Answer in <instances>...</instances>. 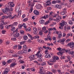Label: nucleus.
Returning a JSON list of instances; mask_svg holds the SVG:
<instances>
[{
  "mask_svg": "<svg viewBox=\"0 0 74 74\" xmlns=\"http://www.w3.org/2000/svg\"><path fill=\"white\" fill-rule=\"evenodd\" d=\"M68 46L70 47V48L74 49V42H70L68 44Z\"/></svg>",
  "mask_w": 74,
  "mask_h": 74,
  "instance_id": "f257e3e1",
  "label": "nucleus"
},
{
  "mask_svg": "<svg viewBox=\"0 0 74 74\" xmlns=\"http://www.w3.org/2000/svg\"><path fill=\"white\" fill-rule=\"evenodd\" d=\"M8 6L9 7H13L15 6V4L12 2H10L8 3Z\"/></svg>",
  "mask_w": 74,
  "mask_h": 74,
  "instance_id": "f03ea898",
  "label": "nucleus"
},
{
  "mask_svg": "<svg viewBox=\"0 0 74 74\" xmlns=\"http://www.w3.org/2000/svg\"><path fill=\"white\" fill-rule=\"evenodd\" d=\"M27 3L29 4L28 5V7H30V5L31 6H33V5L34 4V2H32L30 1H27Z\"/></svg>",
  "mask_w": 74,
  "mask_h": 74,
  "instance_id": "7ed1b4c3",
  "label": "nucleus"
},
{
  "mask_svg": "<svg viewBox=\"0 0 74 74\" xmlns=\"http://www.w3.org/2000/svg\"><path fill=\"white\" fill-rule=\"evenodd\" d=\"M42 32H44L45 34H47V33L48 32V30L46 31V27L45 26H44L42 27Z\"/></svg>",
  "mask_w": 74,
  "mask_h": 74,
  "instance_id": "20e7f679",
  "label": "nucleus"
},
{
  "mask_svg": "<svg viewBox=\"0 0 74 74\" xmlns=\"http://www.w3.org/2000/svg\"><path fill=\"white\" fill-rule=\"evenodd\" d=\"M4 23L3 21H1V22H0V27L1 29H3L4 27L3 26V25H4Z\"/></svg>",
  "mask_w": 74,
  "mask_h": 74,
  "instance_id": "39448f33",
  "label": "nucleus"
},
{
  "mask_svg": "<svg viewBox=\"0 0 74 74\" xmlns=\"http://www.w3.org/2000/svg\"><path fill=\"white\" fill-rule=\"evenodd\" d=\"M33 31L34 34H37V29L36 27H33Z\"/></svg>",
  "mask_w": 74,
  "mask_h": 74,
  "instance_id": "423d86ee",
  "label": "nucleus"
},
{
  "mask_svg": "<svg viewBox=\"0 0 74 74\" xmlns=\"http://www.w3.org/2000/svg\"><path fill=\"white\" fill-rule=\"evenodd\" d=\"M40 53V51H39L36 54V55H38V58H42V54H41Z\"/></svg>",
  "mask_w": 74,
  "mask_h": 74,
  "instance_id": "0eeeda50",
  "label": "nucleus"
},
{
  "mask_svg": "<svg viewBox=\"0 0 74 74\" xmlns=\"http://www.w3.org/2000/svg\"><path fill=\"white\" fill-rule=\"evenodd\" d=\"M35 57V56H34V55H31L29 57V59H30V61H32V60H34V59Z\"/></svg>",
  "mask_w": 74,
  "mask_h": 74,
  "instance_id": "6e6552de",
  "label": "nucleus"
},
{
  "mask_svg": "<svg viewBox=\"0 0 74 74\" xmlns=\"http://www.w3.org/2000/svg\"><path fill=\"white\" fill-rule=\"evenodd\" d=\"M45 41H48L49 40L50 41H51L52 39H51V38L50 37V36L48 35L47 37V38H45L44 39Z\"/></svg>",
  "mask_w": 74,
  "mask_h": 74,
  "instance_id": "1a4fd4ad",
  "label": "nucleus"
},
{
  "mask_svg": "<svg viewBox=\"0 0 74 74\" xmlns=\"http://www.w3.org/2000/svg\"><path fill=\"white\" fill-rule=\"evenodd\" d=\"M9 71H10V69L8 68H6L5 69L4 71V74H8V73L9 72Z\"/></svg>",
  "mask_w": 74,
  "mask_h": 74,
  "instance_id": "9d476101",
  "label": "nucleus"
},
{
  "mask_svg": "<svg viewBox=\"0 0 74 74\" xmlns=\"http://www.w3.org/2000/svg\"><path fill=\"white\" fill-rule=\"evenodd\" d=\"M61 1H60L57 0V1H52V4H55L56 3H60Z\"/></svg>",
  "mask_w": 74,
  "mask_h": 74,
  "instance_id": "9b49d317",
  "label": "nucleus"
},
{
  "mask_svg": "<svg viewBox=\"0 0 74 74\" xmlns=\"http://www.w3.org/2000/svg\"><path fill=\"white\" fill-rule=\"evenodd\" d=\"M55 7L56 8H57L58 9H61V8H62V6L61 5H55Z\"/></svg>",
  "mask_w": 74,
  "mask_h": 74,
  "instance_id": "f8f14e48",
  "label": "nucleus"
},
{
  "mask_svg": "<svg viewBox=\"0 0 74 74\" xmlns=\"http://www.w3.org/2000/svg\"><path fill=\"white\" fill-rule=\"evenodd\" d=\"M43 67H40V71H39V73L40 74H42V73H43V70L42 69Z\"/></svg>",
  "mask_w": 74,
  "mask_h": 74,
  "instance_id": "ddd939ff",
  "label": "nucleus"
},
{
  "mask_svg": "<svg viewBox=\"0 0 74 74\" xmlns=\"http://www.w3.org/2000/svg\"><path fill=\"white\" fill-rule=\"evenodd\" d=\"M46 4L47 5H51V2H50V1L49 0L47 1L46 3Z\"/></svg>",
  "mask_w": 74,
  "mask_h": 74,
  "instance_id": "4468645a",
  "label": "nucleus"
},
{
  "mask_svg": "<svg viewBox=\"0 0 74 74\" xmlns=\"http://www.w3.org/2000/svg\"><path fill=\"white\" fill-rule=\"evenodd\" d=\"M62 36V33L60 32L58 34V37L59 38H61Z\"/></svg>",
  "mask_w": 74,
  "mask_h": 74,
  "instance_id": "2eb2a0df",
  "label": "nucleus"
},
{
  "mask_svg": "<svg viewBox=\"0 0 74 74\" xmlns=\"http://www.w3.org/2000/svg\"><path fill=\"white\" fill-rule=\"evenodd\" d=\"M66 41V39L65 38H63L61 40L60 42H62L63 43H62V44H63L64 43V41Z\"/></svg>",
  "mask_w": 74,
  "mask_h": 74,
  "instance_id": "dca6fc26",
  "label": "nucleus"
},
{
  "mask_svg": "<svg viewBox=\"0 0 74 74\" xmlns=\"http://www.w3.org/2000/svg\"><path fill=\"white\" fill-rule=\"evenodd\" d=\"M51 70L53 73H55L56 72V71L55 69H54L53 68L51 69Z\"/></svg>",
  "mask_w": 74,
  "mask_h": 74,
  "instance_id": "f3484780",
  "label": "nucleus"
},
{
  "mask_svg": "<svg viewBox=\"0 0 74 74\" xmlns=\"http://www.w3.org/2000/svg\"><path fill=\"white\" fill-rule=\"evenodd\" d=\"M45 58H51V55L46 54L45 56Z\"/></svg>",
  "mask_w": 74,
  "mask_h": 74,
  "instance_id": "a211bd4d",
  "label": "nucleus"
},
{
  "mask_svg": "<svg viewBox=\"0 0 74 74\" xmlns=\"http://www.w3.org/2000/svg\"><path fill=\"white\" fill-rule=\"evenodd\" d=\"M45 23V21L42 19H40L39 21V23L41 24H43Z\"/></svg>",
  "mask_w": 74,
  "mask_h": 74,
  "instance_id": "6ab92c4d",
  "label": "nucleus"
},
{
  "mask_svg": "<svg viewBox=\"0 0 74 74\" xmlns=\"http://www.w3.org/2000/svg\"><path fill=\"white\" fill-rule=\"evenodd\" d=\"M19 34L18 33H16L14 34V36L15 37H19Z\"/></svg>",
  "mask_w": 74,
  "mask_h": 74,
  "instance_id": "aec40b11",
  "label": "nucleus"
},
{
  "mask_svg": "<svg viewBox=\"0 0 74 74\" xmlns=\"http://www.w3.org/2000/svg\"><path fill=\"white\" fill-rule=\"evenodd\" d=\"M34 13L36 15H39V12H38L37 10H34Z\"/></svg>",
  "mask_w": 74,
  "mask_h": 74,
  "instance_id": "412c9836",
  "label": "nucleus"
},
{
  "mask_svg": "<svg viewBox=\"0 0 74 74\" xmlns=\"http://www.w3.org/2000/svg\"><path fill=\"white\" fill-rule=\"evenodd\" d=\"M64 51H65L64 50L62 49L61 50V51H60V52L61 53V56H63V53L64 52Z\"/></svg>",
  "mask_w": 74,
  "mask_h": 74,
  "instance_id": "4be33fe9",
  "label": "nucleus"
},
{
  "mask_svg": "<svg viewBox=\"0 0 74 74\" xmlns=\"http://www.w3.org/2000/svg\"><path fill=\"white\" fill-rule=\"evenodd\" d=\"M27 35L29 37L31 38V39L32 40H33L34 39L33 37L32 36L30 35V34H27Z\"/></svg>",
  "mask_w": 74,
  "mask_h": 74,
  "instance_id": "5701e85b",
  "label": "nucleus"
},
{
  "mask_svg": "<svg viewBox=\"0 0 74 74\" xmlns=\"http://www.w3.org/2000/svg\"><path fill=\"white\" fill-rule=\"evenodd\" d=\"M48 16L47 15L42 16V19H46L47 18H48Z\"/></svg>",
  "mask_w": 74,
  "mask_h": 74,
  "instance_id": "b1692460",
  "label": "nucleus"
},
{
  "mask_svg": "<svg viewBox=\"0 0 74 74\" xmlns=\"http://www.w3.org/2000/svg\"><path fill=\"white\" fill-rule=\"evenodd\" d=\"M19 7L18 6L17 7H16V12H18L19 11Z\"/></svg>",
  "mask_w": 74,
  "mask_h": 74,
  "instance_id": "393cba45",
  "label": "nucleus"
},
{
  "mask_svg": "<svg viewBox=\"0 0 74 74\" xmlns=\"http://www.w3.org/2000/svg\"><path fill=\"white\" fill-rule=\"evenodd\" d=\"M56 61V60L54 58H53L52 59H50L49 60V62H55Z\"/></svg>",
  "mask_w": 74,
  "mask_h": 74,
  "instance_id": "a878e982",
  "label": "nucleus"
},
{
  "mask_svg": "<svg viewBox=\"0 0 74 74\" xmlns=\"http://www.w3.org/2000/svg\"><path fill=\"white\" fill-rule=\"evenodd\" d=\"M74 51H69V55H74Z\"/></svg>",
  "mask_w": 74,
  "mask_h": 74,
  "instance_id": "bb28decb",
  "label": "nucleus"
},
{
  "mask_svg": "<svg viewBox=\"0 0 74 74\" xmlns=\"http://www.w3.org/2000/svg\"><path fill=\"white\" fill-rule=\"evenodd\" d=\"M8 18H9V19H13V18H14V17L12 16L11 15H9L8 16Z\"/></svg>",
  "mask_w": 74,
  "mask_h": 74,
  "instance_id": "cd10ccee",
  "label": "nucleus"
},
{
  "mask_svg": "<svg viewBox=\"0 0 74 74\" xmlns=\"http://www.w3.org/2000/svg\"><path fill=\"white\" fill-rule=\"evenodd\" d=\"M62 23L64 24V25H66L67 23V22L64 21V20H62Z\"/></svg>",
  "mask_w": 74,
  "mask_h": 74,
  "instance_id": "c85d7f7f",
  "label": "nucleus"
},
{
  "mask_svg": "<svg viewBox=\"0 0 74 74\" xmlns=\"http://www.w3.org/2000/svg\"><path fill=\"white\" fill-rule=\"evenodd\" d=\"M18 29L16 28L15 30L13 32V33L14 34V33H18Z\"/></svg>",
  "mask_w": 74,
  "mask_h": 74,
  "instance_id": "c756f323",
  "label": "nucleus"
},
{
  "mask_svg": "<svg viewBox=\"0 0 74 74\" xmlns=\"http://www.w3.org/2000/svg\"><path fill=\"white\" fill-rule=\"evenodd\" d=\"M49 22H50V20H48V21H46L45 23V25H47Z\"/></svg>",
  "mask_w": 74,
  "mask_h": 74,
  "instance_id": "7c9ffc66",
  "label": "nucleus"
},
{
  "mask_svg": "<svg viewBox=\"0 0 74 74\" xmlns=\"http://www.w3.org/2000/svg\"><path fill=\"white\" fill-rule=\"evenodd\" d=\"M19 62H20V63H25V61L22 60H20L19 61Z\"/></svg>",
  "mask_w": 74,
  "mask_h": 74,
  "instance_id": "2f4dec72",
  "label": "nucleus"
},
{
  "mask_svg": "<svg viewBox=\"0 0 74 74\" xmlns=\"http://www.w3.org/2000/svg\"><path fill=\"white\" fill-rule=\"evenodd\" d=\"M18 53L19 54H22L24 53V52L23 51H18Z\"/></svg>",
  "mask_w": 74,
  "mask_h": 74,
  "instance_id": "473e14b6",
  "label": "nucleus"
},
{
  "mask_svg": "<svg viewBox=\"0 0 74 74\" xmlns=\"http://www.w3.org/2000/svg\"><path fill=\"white\" fill-rule=\"evenodd\" d=\"M17 25H18V22H15L12 24L13 26H17Z\"/></svg>",
  "mask_w": 74,
  "mask_h": 74,
  "instance_id": "72a5a7b5",
  "label": "nucleus"
},
{
  "mask_svg": "<svg viewBox=\"0 0 74 74\" xmlns=\"http://www.w3.org/2000/svg\"><path fill=\"white\" fill-rule=\"evenodd\" d=\"M23 50H24L25 51H26V50L27 49L26 48V45H24V46L23 47Z\"/></svg>",
  "mask_w": 74,
  "mask_h": 74,
  "instance_id": "f704fd0d",
  "label": "nucleus"
},
{
  "mask_svg": "<svg viewBox=\"0 0 74 74\" xmlns=\"http://www.w3.org/2000/svg\"><path fill=\"white\" fill-rule=\"evenodd\" d=\"M15 64H15V63H12L10 65V66L11 67H14V66Z\"/></svg>",
  "mask_w": 74,
  "mask_h": 74,
  "instance_id": "c9c22d12",
  "label": "nucleus"
},
{
  "mask_svg": "<svg viewBox=\"0 0 74 74\" xmlns=\"http://www.w3.org/2000/svg\"><path fill=\"white\" fill-rule=\"evenodd\" d=\"M66 58L67 59V60H68L69 61H70V59H71V58H70V56H67Z\"/></svg>",
  "mask_w": 74,
  "mask_h": 74,
  "instance_id": "e433bc0d",
  "label": "nucleus"
},
{
  "mask_svg": "<svg viewBox=\"0 0 74 74\" xmlns=\"http://www.w3.org/2000/svg\"><path fill=\"white\" fill-rule=\"evenodd\" d=\"M10 8H9V12L10 11H12L13 10V8H12V7H10Z\"/></svg>",
  "mask_w": 74,
  "mask_h": 74,
  "instance_id": "4c0bfd02",
  "label": "nucleus"
},
{
  "mask_svg": "<svg viewBox=\"0 0 74 74\" xmlns=\"http://www.w3.org/2000/svg\"><path fill=\"white\" fill-rule=\"evenodd\" d=\"M23 38L25 40H26L27 39V36H23Z\"/></svg>",
  "mask_w": 74,
  "mask_h": 74,
  "instance_id": "58836bf2",
  "label": "nucleus"
},
{
  "mask_svg": "<svg viewBox=\"0 0 74 74\" xmlns=\"http://www.w3.org/2000/svg\"><path fill=\"white\" fill-rule=\"evenodd\" d=\"M70 39H67L65 41V42L66 43H68V42H69V41H70Z\"/></svg>",
  "mask_w": 74,
  "mask_h": 74,
  "instance_id": "ea45409f",
  "label": "nucleus"
},
{
  "mask_svg": "<svg viewBox=\"0 0 74 74\" xmlns=\"http://www.w3.org/2000/svg\"><path fill=\"white\" fill-rule=\"evenodd\" d=\"M15 27H13L12 26L11 27V30L12 31H14V30H15Z\"/></svg>",
  "mask_w": 74,
  "mask_h": 74,
  "instance_id": "a19ab883",
  "label": "nucleus"
},
{
  "mask_svg": "<svg viewBox=\"0 0 74 74\" xmlns=\"http://www.w3.org/2000/svg\"><path fill=\"white\" fill-rule=\"evenodd\" d=\"M38 61L39 62V63H41L42 62V59H41L40 58H39L38 60Z\"/></svg>",
  "mask_w": 74,
  "mask_h": 74,
  "instance_id": "79ce46f5",
  "label": "nucleus"
},
{
  "mask_svg": "<svg viewBox=\"0 0 74 74\" xmlns=\"http://www.w3.org/2000/svg\"><path fill=\"white\" fill-rule=\"evenodd\" d=\"M21 11H19L18 13V15L17 16H21Z\"/></svg>",
  "mask_w": 74,
  "mask_h": 74,
  "instance_id": "37998d69",
  "label": "nucleus"
},
{
  "mask_svg": "<svg viewBox=\"0 0 74 74\" xmlns=\"http://www.w3.org/2000/svg\"><path fill=\"white\" fill-rule=\"evenodd\" d=\"M5 11H6V12L7 13V12H8V11L9 12V8H5Z\"/></svg>",
  "mask_w": 74,
  "mask_h": 74,
  "instance_id": "c03bdc74",
  "label": "nucleus"
},
{
  "mask_svg": "<svg viewBox=\"0 0 74 74\" xmlns=\"http://www.w3.org/2000/svg\"><path fill=\"white\" fill-rule=\"evenodd\" d=\"M17 47H18V46H17L16 45L13 47V49H16V48H17Z\"/></svg>",
  "mask_w": 74,
  "mask_h": 74,
  "instance_id": "a18cd8bd",
  "label": "nucleus"
},
{
  "mask_svg": "<svg viewBox=\"0 0 74 74\" xmlns=\"http://www.w3.org/2000/svg\"><path fill=\"white\" fill-rule=\"evenodd\" d=\"M28 21V19L27 18H26L23 20V22H26V21Z\"/></svg>",
  "mask_w": 74,
  "mask_h": 74,
  "instance_id": "49530a36",
  "label": "nucleus"
},
{
  "mask_svg": "<svg viewBox=\"0 0 74 74\" xmlns=\"http://www.w3.org/2000/svg\"><path fill=\"white\" fill-rule=\"evenodd\" d=\"M39 35H40V36H42V35L43 34L42 31H40L39 32Z\"/></svg>",
  "mask_w": 74,
  "mask_h": 74,
  "instance_id": "de8ad7c7",
  "label": "nucleus"
},
{
  "mask_svg": "<svg viewBox=\"0 0 74 74\" xmlns=\"http://www.w3.org/2000/svg\"><path fill=\"white\" fill-rule=\"evenodd\" d=\"M68 23L70 24V25H73V22L71 21H69Z\"/></svg>",
  "mask_w": 74,
  "mask_h": 74,
  "instance_id": "09e8293b",
  "label": "nucleus"
},
{
  "mask_svg": "<svg viewBox=\"0 0 74 74\" xmlns=\"http://www.w3.org/2000/svg\"><path fill=\"white\" fill-rule=\"evenodd\" d=\"M67 36L66 37V38H68L69 37V36H70V34H68L67 35Z\"/></svg>",
  "mask_w": 74,
  "mask_h": 74,
  "instance_id": "8fccbe9b",
  "label": "nucleus"
},
{
  "mask_svg": "<svg viewBox=\"0 0 74 74\" xmlns=\"http://www.w3.org/2000/svg\"><path fill=\"white\" fill-rule=\"evenodd\" d=\"M11 62H12V60L11 59H9L7 61V62L9 63H10Z\"/></svg>",
  "mask_w": 74,
  "mask_h": 74,
  "instance_id": "3c124183",
  "label": "nucleus"
},
{
  "mask_svg": "<svg viewBox=\"0 0 74 74\" xmlns=\"http://www.w3.org/2000/svg\"><path fill=\"white\" fill-rule=\"evenodd\" d=\"M18 49H21V48H22V46L19 45H18Z\"/></svg>",
  "mask_w": 74,
  "mask_h": 74,
  "instance_id": "603ef678",
  "label": "nucleus"
},
{
  "mask_svg": "<svg viewBox=\"0 0 74 74\" xmlns=\"http://www.w3.org/2000/svg\"><path fill=\"white\" fill-rule=\"evenodd\" d=\"M60 25L61 26H62L63 27V26H64L63 23H60Z\"/></svg>",
  "mask_w": 74,
  "mask_h": 74,
  "instance_id": "864d4df0",
  "label": "nucleus"
},
{
  "mask_svg": "<svg viewBox=\"0 0 74 74\" xmlns=\"http://www.w3.org/2000/svg\"><path fill=\"white\" fill-rule=\"evenodd\" d=\"M65 12H64L62 11V12H60V14L62 15H64L65 14Z\"/></svg>",
  "mask_w": 74,
  "mask_h": 74,
  "instance_id": "5fc2aeb1",
  "label": "nucleus"
},
{
  "mask_svg": "<svg viewBox=\"0 0 74 74\" xmlns=\"http://www.w3.org/2000/svg\"><path fill=\"white\" fill-rule=\"evenodd\" d=\"M2 64L3 65H5V64H6V62H5V61H3L2 62Z\"/></svg>",
  "mask_w": 74,
  "mask_h": 74,
  "instance_id": "6e6d98bb",
  "label": "nucleus"
},
{
  "mask_svg": "<svg viewBox=\"0 0 74 74\" xmlns=\"http://www.w3.org/2000/svg\"><path fill=\"white\" fill-rule=\"evenodd\" d=\"M22 27V25H18V28L19 29H21V28Z\"/></svg>",
  "mask_w": 74,
  "mask_h": 74,
  "instance_id": "4d7b16f0",
  "label": "nucleus"
},
{
  "mask_svg": "<svg viewBox=\"0 0 74 74\" xmlns=\"http://www.w3.org/2000/svg\"><path fill=\"white\" fill-rule=\"evenodd\" d=\"M31 70L32 71H35V69H34V68H32L31 69Z\"/></svg>",
  "mask_w": 74,
  "mask_h": 74,
  "instance_id": "13d9d810",
  "label": "nucleus"
},
{
  "mask_svg": "<svg viewBox=\"0 0 74 74\" xmlns=\"http://www.w3.org/2000/svg\"><path fill=\"white\" fill-rule=\"evenodd\" d=\"M2 12H4L5 14H7V12H6V11H5V10L2 9Z\"/></svg>",
  "mask_w": 74,
  "mask_h": 74,
  "instance_id": "bf43d9fd",
  "label": "nucleus"
},
{
  "mask_svg": "<svg viewBox=\"0 0 74 74\" xmlns=\"http://www.w3.org/2000/svg\"><path fill=\"white\" fill-rule=\"evenodd\" d=\"M25 41L21 42H20V45H22V44H24V43H25Z\"/></svg>",
  "mask_w": 74,
  "mask_h": 74,
  "instance_id": "052dcab7",
  "label": "nucleus"
},
{
  "mask_svg": "<svg viewBox=\"0 0 74 74\" xmlns=\"http://www.w3.org/2000/svg\"><path fill=\"white\" fill-rule=\"evenodd\" d=\"M51 9H52V8L51 7L48 8H47V10H48L49 11V12L51 11Z\"/></svg>",
  "mask_w": 74,
  "mask_h": 74,
  "instance_id": "680f3d73",
  "label": "nucleus"
},
{
  "mask_svg": "<svg viewBox=\"0 0 74 74\" xmlns=\"http://www.w3.org/2000/svg\"><path fill=\"white\" fill-rule=\"evenodd\" d=\"M56 58V60H59V57H58L56 56V57H55V56H54V58Z\"/></svg>",
  "mask_w": 74,
  "mask_h": 74,
  "instance_id": "e2e57ef3",
  "label": "nucleus"
},
{
  "mask_svg": "<svg viewBox=\"0 0 74 74\" xmlns=\"http://www.w3.org/2000/svg\"><path fill=\"white\" fill-rule=\"evenodd\" d=\"M11 40H12L13 41H16V38H13L11 39Z\"/></svg>",
  "mask_w": 74,
  "mask_h": 74,
  "instance_id": "0e129e2a",
  "label": "nucleus"
},
{
  "mask_svg": "<svg viewBox=\"0 0 74 74\" xmlns=\"http://www.w3.org/2000/svg\"><path fill=\"white\" fill-rule=\"evenodd\" d=\"M47 74H53V73L51 72L48 71L47 72Z\"/></svg>",
  "mask_w": 74,
  "mask_h": 74,
  "instance_id": "69168bd1",
  "label": "nucleus"
},
{
  "mask_svg": "<svg viewBox=\"0 0 74 74\" xmlns=\"http://www.w3.org/2000/svg\"><path fill=\"white\" fill-rule=\"evenodd\" d=\"M20 33L22 34H24V31H23V30H21L20 31Z\"/></svg>",
  "mask_w": 74,
  "mask_h": 74,
  "instance_id": "338daca9",
  "label": "nucleus"
},
{
  "mask_svg": "<svg viewBox=\"0 0 74 74\" xmlns=\"http://www.w3.org/2000/svg\"><path fill=\"white\" fill-rule=\"evenodd\" d=\"M63 12H64L65 13H66V9L64 8L63 10Z\"/></svg>",
  "mask_w": 74,
  "mask_h": 74,
  "instance_id": "774afa93",
  "label": "nucleus"
}]
</instances>
